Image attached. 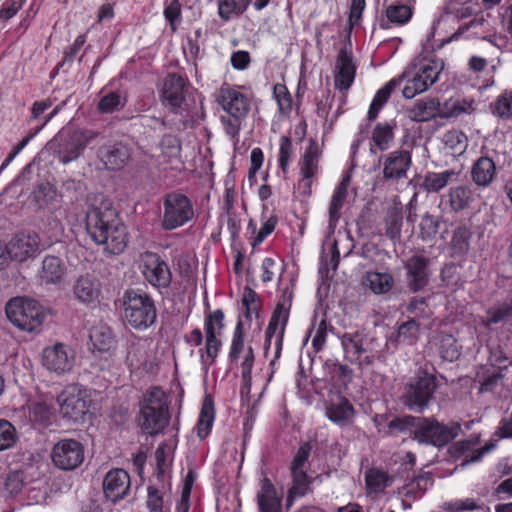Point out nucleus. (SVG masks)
I'll use <instances>...</instances> for the list:
<instances>
[{"label":"nucleus","mask_w":512,"mask_h":512,"mask_svg":"<svg viewBox=\"0 0 512 512\" xmlns=\"http://www.w3.org/2000/svg\"><path fill=\"white\" fill-rule=\"evenodd\" d=\"M86 229L91 239L111 254L122 253L127 247L126 226L112 202L102 194L88 197Z\"/></svg>","instance_id":"obj_1"},{"label":"nucleus","mask_w":512,"mask_h":512,"mask_svg":"<svg viewBox=\"0 0 512 512\" xmlns=\"http://www.w3.org/2000/svg\"><path fill=\"white\" fill-rule=\"evenodd\" d=\"M410 426H414V438L419 443L433 446H444L454 439L461 428L457 423L448 425L440 424L433 419H416L412 416L395 418L390 421L388 427L390 431H403Z\"/></svg>","instance_id":"obj_2"},{"label":"nucleus","mask_w":512,"mask_h":512,"mask_svg":"<svg viewBox=\"0 0 512 512\" xmlns=\"http://www.w3.org/2000/svg\"><path fill=\"white\" fill-rule=\"evenodd\" d=\"M444 69L442 59L419 56L415 58L403 74L398 78L404 82L402 94L406 99L427 91L439 78Z\"/></svg>","instance_id":"obj_3"},{"label":"nucleus","mask_w":512,"mask_h":512,"mask_svg":"<svg viewBox=\"0 0 512 512\" xmlns=\"http://www.w3.org/2000/svg\"><path fill=\"white\" fill-rule=\"evenodd\" d=\"M5 313L9 322L17 329L39 334L48 317V310L37 300L17 296L5 305Z\"/></svg>","instance_id":"obj_4"},{"label":"nucleus","mask_w":512,"mask_h":512,"mask_svg":"<svg viewBox=\"0 0 512 512\" xmlns=\"http://www.w3.org/2000/svg\"><path fill=\"white\" fill-rule=\"evenodd\" d=\"M121 307L125 322L136 330H146L156 321L154 301L144 292L126 290L121 298Z\"/></svg>","instance_id":"obj_5"},{"label":"nucleus","mask_w":512,"mask_h":512,"mask_svg":"<svg viewBox=\"0 0 512 512\" xmlns=\"http://www.w3.org/2000/svg\"><path fill=\"white\" fill-rule=\"evenodd\" d=\"M139 425L150 435L160 433L169 421V406L165 392L153 387L140 402Z\"/></svg>","instance_id":"obj_6"},{"label":"nucleus","mask_w":512,"mask_h":512,"mask_svg":"<svg viewBox=\"0 0 512 512\" xmlns=\"http://www.w3.org/2000/svg\"><path fill=\"white\" fill-rule=\"evenodd\" d=\"M57 401L62 415L73 421L84 420L92 402L90 391L78 384L66 386Z\"/></svg>","instance_id":"obj_7"},{"label":"nucleus","mask_w":512,"mask_h":512,"mask_svg":"<svg viewBox=\"0 0 512 512\" xmlns=\"http://www.w3.org/2000/svg\"><path fill=\"white\" fill-rule=\"evenodd\" d=\"M194 210L190 199L184 194L172 192L163 198L162 227L174 230L193 219Z\"/></svg>","instance_id":"obj_8"},{"label":"nucleus","mask_w":512,"mask_h":512,"mask_svg":"<svg viewBox=\"0 0 512 512\" xmlns=\"http://www.w3.org/2000/svg\"><path fill=\"white\" fill-rule=\"evenodd\" d=\"M292 297L293 293L291 289L285 288L282 291L281 298L277 303L266 329L265 348L269 349L271 345H274L276 356L279 355L282 347V340L290 314Z\"/></svg>","instance_id":"obj_9"},{"label":"nucleus","mask_w":512,"mask_h":512,"mask_svg":"<svg viewBox=\"0 0 512 512\" xmlns=\"http://www.w3.org/2000/svg\"><path fill=\"white\" fill-rule=\"evenodd\" d=\"M224 314L221 310H215L205 321V349L200 350L202 369L207 374L209 367L214 363L222 347V330Z\"/></svg>","instance_id":"obj_10"},{"label":"nucleus","mask_w":512,"mask_h":512,"mask_svg":"<svg viewBox=\"0 0 512 512\" xmlns=\"http://www.w3.org/2000/svg\"><path fill=\"white\" fill-rule=\"evenodd\" d=\"M435 377L426 372H420L406 387L404 403L412 410L425 409L435 391Z\"/></svg>","instance_id":"obj_11"},{"label":"nucleus","mask_w":512,"mask_h":512,"mask_svg":"<svg viewBox=\"0 0 512 512\" xmlns=\"http://www.w3.org/2000/svg\"><path fill=\"white\" fill-rule=\"evenodd\" d=\"M51 458L57 468L74 470L84 461V447L74 439L59 440L52 448Z\"/></svg>","instance_id":"obj_12"},{"label":"nucleus","mask_w":512,"mask_h":512,"mask_svg":"<svg viewBox=\"0 0 512 512\" xmlns=\"http://www.w3.org/2000/svg\"><path fill=\"white\" fill-rule=\"evenodd\" d=\"M139 267L145 280L153 287L161 289L170 285V268L156 253L146 252L141 255Z\"/></svg>","instance_id":"obj_13"},{"label":"nucleus","mask_w":512,"mask_h":512,"mask_svg":"<svg viewBox=\"0 0 512 512\" xmlns=\"http://www.w3.org/2000/svg\"><path fill=\"white\" fill-rule=\"evenodd\" d=\"M43 366L56 375L70 372L75 364L73 349L64 343L46 347L42 353Z\"/></svg>","instance_id":"obj_14"},{"label":"nucleus","mask_w":512,"mask_h":512,"mask_svg":"<svg viewBox=\"0 0 512 512\" xmlns=\"http://www.w3.org/2000/svg\"><path fill=\"white\" fill-rule=\"evenodd\" d=\"M218 103L231 117L246 118L250 111V98L239 87L225 85L220 88Z\"/></svg>","instance_id":"obj_15"},{"label":"nucleus","mask_w":512,"mask_h":512,"mask_svg":"<svg viewBox=\"0 0 512 512\" xmlns=\"http://www.w3.org/2000/svg\"><path fill=\"white\" fill-rule=\"evenodd\" d=\"M12 261L23 262L46 248L36 233H20L7 244Z\"/></svg>","instance_id":"obj_16"},{"label":"nucleus","mask_w":512,"mask_h":512,"mask_svg":"<svg viewBox=\"0 0 512 512\" xmlns=\"http://www.w3.org/2000/svg\"><path fill=\"white\" fill-rule=\"evenodd\" d=\"M74 298L87 306L94 307L100 303L102 296V283L92 273L80 275L73 284Z\"/></svg>","instance_id":"obj_17"},{"label":"nucleus","mask_w":512,"mask_h":512,"mask_svg":"<svg viewBox=\"0 0 512 512\" xmlns=\"http://www.w3.org/2000/svg\"><path fill=\"white\" fill-rule=\"evenodd\" d=\"M342 347L346 358L351 361H357L363 354H367L365 359L368 363L374 357L378 350L372 346V339L361 333H345L341 339Z\"/></svg>","instance_id":"obj_18"},{"label":"nucleus","mask_w":512,"mask_h":512,"mask_svg":"<svg viewBox=\"0 0 512 512\" xmlns=\"http://www.w3.org/2000/svg\"><path fill=\"white\" fill-rule=\"evenodd\" d=\"M130 489V476L124 469L110 470L103 480L105 497L111 502L123 499Z\"/></svg>","instance_id":"obj_19"},{"label":"nucleus","mask_w":512,"mask_h":512,"mask_svg":"<svg viewBox=\"0 0 512 512\" xmlns=\"http://www.w3.org/2000/svg\"><path fill=\"white\" fill-rule=\"evenodd\" d=\"M495 447L494 444H485L479 447L478 437L456 442L451 448V454L456 458H463L462 466L479 461L486 453Z\"/></svg>","instance_id":"obj_20"},{"label":"nucleus","mask_w":512,"mask_h":512,"mask_svg":"<svg viewBox=\"0 0 512 512\" xmlns=\"http://www.w3.org/2000/svg\"><path fill=\"white\" fill-rule=\"evenodd\" d=\"M89 338L94 353L112 358L116 349V339L110 327L105 323H98L89 332Z\"/></svg>","instance_id":"obj_21"},{"label":"nucleus","mask_w":512,"mask_h":512,"mask_svg":"<svg viewBox=\"0 0 512 512\" xmlns=\"http://www.w3.org/2000/svg\"><path fill=\"white\" fill-rule=\"evenodd\" d=\"M185 87L186 82L182 76L169 74L161 90L163 104L172 110L180 108L185 100Z\"/></svg>","instance_id":"obj_22"},{"label":"nucleus","mask_w":512,"mask_h":512,"mask_svg":"<svg viewBox=\"0 0 512 512\" xmlns=\"http://www.w3.org/2000/svg\"><path fill=\"white\" fill-rule=\"evenodd\" d=\"M67 269L63 261L56 256H47L42 262L39 279L42 284L60 286L65 282Z\"/></svg>","instance_id":"obj_23"},{"label":"nucleus","mask_w":512,"mask_h":512,"mask_svg":"<svg viewBox=\"0 0 512 512\" xmlns=\"http://www.w3.org/2000/svg\"><path fill=\"white\" fill-rule=\"evenodd\" d=\"M411 165V156L407 151H394L386 156L383 162L385 179L397 180L406 176Z\"/></svg>","instance_id":"obj_24"},{"label":"nucleus","mask_w":512,"mask_h":512,"mask_svg":"<svg viewBox=\"0 0 512 512\" xmlns=\"http://www.w3.org/2000/svg\"><path fill=\"white\" fill-rule=\"evenodd\" d=\"M356 67L351 54L340 50L336 62L335 87L339 90H348L355 78Z\"/></svg>","instance_id":"obj_25"},{"label":"nucleus","mask_w":512,"mask_h":512,"mask_svg":"<svg viewBox=\"0 0 512 512\" xmlns=\"http://www.w3.org/2000/svg\"><path fill=\"white\" fill-rule=\"evenodd\" d=\"M92 137L89 132H74L58 151L60 161L66 164L77 159Z\"/></svg>","instance_id":"obj_26"},{"label":"nucleus","mask_w":512,"mask_h":512,"mask_svg":"<svg viewBox=\"0 0 512 512\" xmlns=\"http://www.w3.org/2000/svg\"><path fill=\"white\" fill-rule=\"evenodd\" d=\"M257 499L260 512H280L282 493L276 490L268 478L262 480Z\"/></svg>","instance_id":"obj_27"},{"label":"nucleus","mask_w":512,"mask_h":512,"mask_svg":"<svg viewBox=\"0 0 512 512\" xmlns=\"http://www.w3.org/2000/svg\"><path fill=\"white\" fill-rule=\"evenodd\" d=\"M411 288L417 291L427 283V260L422 256H413L405 264Z\"/></svg>","instance_id":"obj_28"},{"label":"nucleus","mask_w":512,"mask_h":512,"mask_svg":"<svg viewBox=\"0 0 512 512\" xmlns=\"http://www.w3.org/2000/svg\"><path fill=\"white\" fill-rule=\"evenodd\" d=\"M440 102L435 98L416 101L408 110V117L416 122H425L436 116L440 117Z\"/></svg>","instance_id":"obj_29"},{"label":"nucleus","mask_w":512,"mask_h":512,"mask_svg":"<svg viewBox=\"0 0 512 512\" xmlns=\"http://www.w3.org/2000/svg\"><path fill=\"white\" fill-rule=\"evenodd\" d=\"M496 165L489 157H480L471 170L473 182L480 187L489 186L496 177Z\"/></svg>","instance_id":"obj_30"},{"label":"nucleus","mask_w":512,"mask_h":512,"mask_svg":"<svg viewBox=\"0 0 512 512\" xmlns=\"http://www.w3.org/2000/svg\"><path fill=\"white\" fill-rule=\"evenodd\" d=\"M459 172L447 169L440 172H427L423 178L422 187L429 193H436L449 184L457 181Z\"/></svg>","instance_id":"obj_31"},{"label":"nucleus","mask_w":512,"mask_h":512,"mask_svg":"<svg viewBox=\"0 0 512 512\" xmlns=\"http://www.w3.org/2000/svg\"><path fill=\"white\" fill-rule=\"evenodd\" d=\"M100 157L107 169L116 170L128 162L130 151L126 145L116 143L106 147Z\"/></svg>","instance_id":"obj_32"},{"label":"nucleus","mask_w":512,"mask_h":512,"mask_svg":"<svg viewBox=\"0 0 512 512\" xmlns=\"http://www.w3.org/2000/svg\"><path fill=\"white\" fill-rule=\"evenodd\" d=\"M354 409L348 400L337 397L326 406V416L337 425H345L350 422Z\"/></svg>","instance_id":"obj_33"},{"label":"nucleus","mask_w":512,"mask_h":512,"mask_svg":"<svg viewBox=\"0 0 512 512\" xmlns=\"http://www.w3.org/2000/svg\"><path fill=\"white\" fill-rule=\"evenodd\" d=\"M320 150L316 141L310 140L300 161V172L304 180L310 181L318 172Z\"/></svg>","instance_id":"obj_34"},{"label":"nucleus","mask_w":512,"mask_h":512,"mask_svg":"<svg viewBox=\"0 0 512 512\" xmlns=\"http://www.w3.org/2000/svg\"><path fill=\"white\" fill-rule=\"evenodd\" d=\"M350 182V175L343 176L342 181L335 189L330 206H329V228L334 230L336 223L340 217V210L347 196L348 184Z\"/></svg>","instance_id":"obj_35"},{"label":"nucleus","mask_w":512,"mask_h":512,"mask_svg":"<svg viewBox=\"0 0 512 512\" xmlns=\"http://www.w3.org/2000/svg\"><path fill=\"white\" fill-rule=\"evenodd\" d=\"M512 318V298L499 303L487 310V316L480 318V323L489 328L493 324L505 322Z\"/></svg>","instance_id":"obj_36"},{"label":"nucleus","mask_w":512,"mask_h":512,"mask_svg":"<svg viewBox=\"0 0 512 512\" xmlns=\"http://www.w3.org/2000/svg\"><path fill=\"white\" fill-rule=\"evenodd\" d=\"M393 282L392 275L387 272H367L363 279V285L378 295L389 292Z\"/></svg>","instance_id":"obj_37"},{"label":"nucleus","mask_w":512,"mask_h":512,"mask_svg":"<svg viewBox=\"0 0 512 512\" xmlns=\"http://www.w3.org/2000/svg\"><path fill=\"white\" fill-rule=\"evenodd\" d=\"M440 117L451 118L469 114L473 111V102L463 98H450L443 104L440 103Z\"/></svg>","instance_id":"obj_38"},{"label":"nucleus","mask_w":512,"mask_h":512,"mask_svg":"<svg viewBox=\"0 0 512 512\" xmlns=\"http://www.w3.org/2000/svg\"><path fill=\"white\" fill-rule=\"evenodd\" d=\"M215 419L214 407L212 401L205 399L199 414V418L195 427L197 436L200 439H205L212 429Z\"/></svg>","instance_id":"obj_39"},{"label":"nucleus","mask_w":512,"mask_h":512,"mask_svg":"<svg viewBox=\"0 0 512 512\" xmlns=\"http://www.w3.org/2000/svg\"><path fill=\"white\" fill-rule=\"evenodd\" d=\"M400 85V80L397 78L391 79L384 87L379 89L375 94L369 110H368V119L374 120L378 116L379 111L382 109L384 104L388 101L392 91L395 87Z\"/></svg>","instance_id":"obj_40"},{"label":"nucleus","mask_w":512,"mask_h":512,"mask_svg":"<svg viewBox=\"0 0 512 512\" xmlns=\"http://www.w3.org/2000/svg\"><path fill=\"white\" fill-rule=\"evenodd\" d=\"M251 0H219L218 15L224 21H229L234 15H241L249 7Z\"/></svg>","instance_id":"obj_41"},{"label":"nucleus","mask_w":512,"mask_h":512,"mask_svg":"<svg viewBox=\"0 0 512 512\" xmlns=\"http://www.w3.org/2000/svg\"><path fill=\"white\" fill-rule=\"evenodd\" d=\"M55 410L45 401H35L29 406V417L35 423L48 425L54 418Z\"/></svg>","instance_id":"obj_42"},{"label":"nucleus","mask_w":512,"mask_h":512,"mask_svg":"<svg viewBox=\"0 0 512 512\" xmlns=\"http://www.w3.org/2000/svg\"><path fill=\"white\" fill-rule=\"evenodd\" d=\"M386 17L397 25L407 23L412 16V9L405 4H395L392 0H386Z\"/></svg>","instance_id":"obj_43"},{"label":"nucleus","mask_w":512,"mask_h":512,"mask_svg":"<svg viewBox=\"0 0 512 512\" xmlns=\"http://www.w3.org/2000/svg\"><path fill=\"white\" fill-rule=\"evenodd\" d=\"M293 485L289 490L287 505L291 506L295 499L303 497L309 491L310 478L306 472H292Z\"/></svg>","instance_id":"obj_44"},{"label":"nucleus","mask_w":512,"mask_h":512,"mask_svg":"<svg viewBox=\"0 0 512 512\" xmlns=\"http://www.w3.org/2000/svg\"><path fill=\"white\" fill-rule=\"evenodd\" d=\"M446 148L454 156L462 155L468 146V139L466 135L457 130L449 131L444 135L443 138Z\"/></svg>","instance_id":"obj_45"},{"label":"nucleus","mask_w":512,"mask_h":512,"mask_svg":"<svg viewBox=\"0 0 512 512\" xmlns=\"http://www.w3.org/2000/svg\"><path fill=\"white\" fill-rule=\"evenodd\" d=\"M248 349H253L250 345H246L244 342L243 327L242 323L238 322L233 332V337L229 350L230 362H238L241 354L245 353Z\"/></svg>","instance_id":"obj_46"},{"label":"nucleus","mask_w":512,"mask_h":512,"mask_svg":"<svg viewBox=\"0 0 512 512\" xmlns=\"http://www.w3.org/2000/svg\"><path fill=\"white\" fill-rule=\"evenodd\" d=\"M431 485V477L429 475H422L407 483L403 487L402 494L406 497L417 499L420 498Z\"/></svg>","instance_id":"obj_47"},{"label":"nucleus","mask_w":512,"mask_h":512,"mask_svg":"<svg viewBox=\"0 0 512 512\" xmlns=\"http://www.w3.org/2000/svg\"><path fill=\"white\" fill-rule=\"evenodd\" d=\"M366 486L369 493L382 492L388 485V475L379 469H370L365 476Z\"/></svg>","instance_id":"obj_48"},{"label":"nucleus","mask_w":512,"mask_h":512,"mask_svg":"<svg viewBox=\"0 0 512 512\" xmlns=\"http://www.w3.org/2000/svg\"><path fill=\"white\" fill-rule=\"evenodd\" d=\"M492 112L502 120H512V91H504L497 97Z\"/></svg>","instance_id":"obj_49"},{"label":"nucleus","mask_w":512,"mask_h":512,"mask_svg":"<svg viewBox=\"0 0 512 512\" xmlns=\"http://www.w3.org/2000/svg\"><path fill=\"white\" fill-rule=\"evenodd\" d=\"M450 205L453 210L459 211L468 206L473 197V191L468 186H458L450 190Z\"/></svg>","instance_id":"obj_50"},{"label":"nucleus","mask_w":512,"mask_h":512,"mask_svg":"<svg viewBox=\"0 0 512 512\" xmlns=\"http://www.w3.org/2000/svg\"><path fill=\"white\" fill-rule=\"evenodd\" d=\"M393 138L392 128L388 124H378L373 130L372 142L380 151L388 149Z\"/></svg>","instance_id":"obj_51"},{"label":"nucleus","mask_w":512,"mask_h":512,"mask_svg":"<svg viewBox=\"0 0 512 512\" xmlns=\"http://www.w3.org/2000/svg\"><path fill=\"white\" fill-rule=\"evenodd\" d=\"M18 439L14 425L5 419H0V451L12 448Z\"/></svg>","instance_id":"obj_52"},{"label":"nucleus","mask_w":512,"mask_h":512,"mask_svg":"<svg viewBox=\"0 0 512 512\" xmlns=\"http://www.w3.org/2000/svg\"><path fill=\"white\" fill-rule=\"evenodd\" d=\"M273 97L277 102L281 114L288 115L292 109V96L283 84H276L273 88Z\"/></svg>","instance_id":"obj_53"},{"label":"nucleus","mask_w":512,"mask_h":512,"mask_svg":"<svg viewBox=\"0 0 512 512\" xmlns=\"http://www.w3.org/2000/svg\"><path fill=\"white\" fill-rule=\"evenodd\" d=\"M293 144L289 137L282 136L279 142L278 163L283 173H286L293 158Z\"/></svg>","instance_id":"obj_54"},{"label":"nucleus","mask_w":512,"mask_h":512,"mask_svg":"<svg viewBox=\"0 0 512 512\" xmlns=\"http://www.w3.org/2000/svg\"><path fill=\"white\" fill-rule=\"evenodd\" d=\"M124 105L125 101L119 93L110 92L100 99L98 109L102 113H112L120 110Z\"/></svg>","instance_id":"obj_55"},{"label":"nucleus","mask_w":512,"mask_h":512,"mask_svg":"<svg viewBox=\"0 0 512 512\" xmlns=\"http://www.w3.org/2000/svg\"><path fill=\"white\" fill-rule=\"evenodd\" d=\"M419 334V325L415 320H409L398 328L397 338L400 343L412 344Z\"/></svg>","instance_id":"obj_56"},{"label":"nucleus","mask_w":512,"mask_h":512,"mask_svg":"<svg viewBox=\"0 0 512 512\" xmlns=\"http://www.w3.org/2000/svg\"><path fill=\"white\" fill-rule=\"evenodd\" d=\"M254 351L253 349H248L245 353L241 354L240 360L235 362L240 365L241 368V376L243 382L246 386H249L252 379V368L254 365Z\"/></svg>","instance_id":"obj_57"},{"label":"nucleus","mask_w":512,"mask_h":512,"mask_svg":"<svg viewBox=\"0 0 512 512\" xmlns=\"http://www.w3.org/2000/svg\"><path fill=\"white\" fill-rule=\"evenodd\" d=\"M182 6L179 0H172L163 11L165 19L168 21L171 30L175 31L181 21Z\"/></svg>","instance_id":"obj_58"},{"label":"nucleus","mask_w":512,"mask_h":512,"mask_svg":"<svg viewBox=\"0 0 512 512\" xmlns=\"http://www.w3.org/2000/svg\"><path fill=\"white\" fill-rule=\"evenodd\" d=\"M470 233L465 227H459L454 231L452 237V247L456 253L463 254L469 248Z\"/></svg>","instance_id":"obj_59"},{"label":"nucleus","mask_w":512,"mask_h":512,"mask_svg":"<svg viewBox=\"0 0 512 512\" xmlns=\"http://www.w3.org/2000/svg\"><path fill=\"white\" fill-rule=\"evenodd\" d=\"M277 224V217L276 216H269L262 224L259 231L256 233V235L251 239V245L255 248L259 246L268 235H270Z\"/></svg>","instance_id":"obj_60"},{"label":"nucleus","mask_w":512,"mask_h":512,"mask_svg":"<svg viewBox=\"0 0 512 512\" xmlns=\"http://www.w3.org/2000/svg\"><path fill=\"white\" fill-rule=\"evenodd\" d=\"M162 155L167 158V162L178 159L180 155V145L176 138L166 136L161 142Z\"/></svg>","instance_id":"obj_61"},{"label":"nucleus","mask_w":512,"mask_h":512,"mask_svg":"<svg viewBox=\"0 0 512 512\" xmlns=\"http://www.w3.org/2000/svg\"><path fill=\"white\" fill-rule=\"evenodd\" d=\"M440 353L444 360L450 362L456 360L459 357V348L456 340L452 336H446L443 338L442 344L440 346Z\"/></svg>","instance_id":"obj_62"},{"label":"nucleus","mask_w":512,"mask_h":512,"mask_svg":"<svg viewBox=\"0 0 512 512\" xmlns=\"http://www.w3.org/2000/svg\"><path fill=\"white\" fill-rule=\"evenodd\" d=\"M311 446L309 443H303L296 455L294 456L292 466H291V472H306L305 471V465L308 460V457L310 455Z\"/></svg>","instance_id":"obj_63"},{"label":"nucleus","mask_w":512,"mask_h":512,"mask_svg":"<svg viewBox=\"0 0 512 512\" xmlns=\"http://www.w3.org/2000/svg\"><path fill=\"white\" fill-rule=\"evenodd\" d=\"M147 508L149 512H163V497L160 492L149 486L147 489Z\"/></svg>","instance_id":"obj_64"}]
</instances>
